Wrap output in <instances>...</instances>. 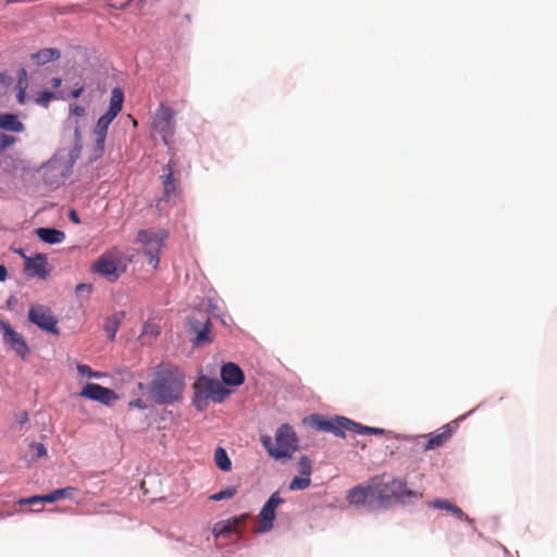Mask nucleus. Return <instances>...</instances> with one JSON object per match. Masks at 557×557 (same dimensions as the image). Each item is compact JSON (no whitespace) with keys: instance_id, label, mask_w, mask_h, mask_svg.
I'll use <instances>...</instances> for the list:
<instances>
[{"instance_id":"f257e3e1","label":"nucleus","mask_w":557,"mask_h":557,"mask_svg":"<svg viewBox=\"0 0 557 557\" xmlns=\"http://www.w3.org/2000/svg\"><path fill=\"white\" fill-rule=\"evenodd\" d=\"M371 500L379 505H388L392 499L405 503L409 498L418 497V493L410 490L400 479H386L385 474L370 478Z\"/></svg>"},{"instance_id":"f03ea898","label":"nucleus","mask_w":557,"mask_h":557,"mask_svg":"<svg viewBox=\"0 0 557 557\" xmlns=\"http://www.w3.org/2000/svg\"><path fill=\"white\" fill-rule=\"evenodd\" d=\"M184 376L176 371H160L149 385V395L159 405H169L182 398Z\"/></svg>"},{"instance_id":"7ed1b4c3","label":"nucleus","mask_w":557,"mask_h":557,"mask_svg":"<svg viewBox=\"0 0 557 557\" xmlns=\"http://www.w3.org/2000/svg\"><path fill=\"white\" fill-rule=\"evenodd\" d=\"M262 446L275 459L290 458L298 447V438L289 424H282L275 432V445L271 436H261Z\"/></svg>"},{"instance_id":"20e7f679","label":"nucleus","mask_w":557,"mask_h":557,"mask_svg":"<svg viewBox=\"0 0 557 557\" xmlns=\"http://www.w3.org/2000/svg\"><path fill=\"white\" fill-rule=\"evenodd\" d=\"M92 272L106 277L109 282L117 281L127 270L124 253L116 247L103 252L91 265Z\"/></svg>"},{"instance_id":"39448f33","label":"nucleus","mask_w":557,"mask_h":557,"mask_svg":"<svg viewBox=\"0 0 557 557\" xmlns=\"http://www.w3.org/2000/svg\"><path fill=\"white\" fill-rule=\"evenodd\" d=\"M194 389L193 404L200 411L207 409L210 401L222 403L230 395V391L219 381L207 377L199 379L194 384Z\"/></svg>"},{"instance_id":"423d86ee","label":"nucleus","mask_w":557,"mask_h":557,"mask_svg":"<svg viewBox=\"0 0 557 557\" xmlns=\"http://www.w3.org/2000/svg\"><path fill=\"white\" fill-rule=\"evenodd\" d=\"M168 233L163 230L157 232L151 230H141L137 238L144 245V253L148 258V263L156 270L160 262V251L163 247Z\"/></svg>"},{"instance_id":"0eeeda50","label":"nucleus","mask_w":557,"mask_h":557,"mask_svg":"<svg viewBox=\"0 0 557 557\" xmlns=\"http://www.w3.org/2000/svg\"><path fill=\"white\" fill-rule=\"evenodd\" d=\"M175 110L163 103L156 111L152 128L161 135L165 144L175 133Z\"/></svg>"},{"instance_id":"6e6552de","label":"nucleus","mask_w":557,"mask_h":557,"mask_svg":"<svg viewBox=\"0 0 557 557\" xmlns=\"http://www.w3.org/2000/svg\"><path fill=\"white\" fill-rule=\"evenodd\" d=\"M190 331L196 335L195 345L201 346L213 342L211 321L206 311L198 310L188 320Z\"/></svg>"},{"instance_id":"1a4fd4ad","label":"nucleus","mask_w":557,"mask_h":557,"mask_svg":"<svg viewBox=\"0 0 557 557\" xmlns=\"http://www.w3.org/2000/svg\"><path fill=\"white\" fill-rule=\"evenodd\" d=\"M310 419L312 425L318 431L330 432L343 438L345 437V432L349 431V425H354L352 420L341 416L326 419L319 414H312Z\"/></svg>"},{"instance_id":"9d476101","label":"nucleus","mask_w":557,"mask_h":557,"mask_svg":"<svg viewBox=\"0 0 557 557\" xmlns=\"http://www.w3.org/2000/svg\"><path fill=\"white\" fill-rule=\"evenodd\" d=\"M28 320L44 331L59 334L58 320L52 310L44 305H33L28 310Z\"/></svg>"},{"instance_id":"9b49d317","label":"nucleus","mask_w":557,"mask_h":557,"mask_svg":"<svg viewBox=\"0 0 557 557\" xmlns=\"http://www.w3.org/2000/svg\"><path fill=\"white\" fill-rule=\"evenodd\" d=\"M81 397L99 401L103 405H111L117 399V395L113 389L103 387L96 383L86 384L79 393Z\"/></svg>"},{"instance_id":"f8f14e48","label":"nucleus","mask_w":557,"mask_h":557,"mask_svg":"<svg viewBox=\"0 0 557 557\" xmlns=\"http://www.w3.org/2000/svg\"><path fill=\"white\" fill-rule=\"evenodd\" d=\"M283 503L278 493H273L267 503L263 505L261 511L258 515L260 522V531L267 532L273 528V521L275 519V509Z\"/></svg>"},{"instance_id":"ddd939ff","label":"nucleus","mask_w":557,"mask_h":557,"mask_svg":"<svg viewBox=\"0 0 557 557\" xmlns=\"http://www.w3.org/2000/svg\"><path fill=\"white\" fill-rule=\"evenodd\" d=\"M0 327L3 331V339L10 344L12 349L21 357L25 358L29 351L28 346L21 334L15 332L9 322L1 320Z\"/></svg>"},{"instance_id":"4468645a","label":"nucleus","mask_w":557,"mask_h":557,"mask_svg":"<svg viewBox=\"0 0 557 557\" xmlns=\"http://www.w3.org/2000/svg\"><path fill=\"white\" fill-rule=\"evenodd\" d=\"M75 491V487L72 486L58 488L46 495H34L27 498H21L18 504L35 505L37 503H54L63 498H72Z\"/></svg>"},{"instance_id":"2eb2a0df","label":"nucleus","mask_w":557,"mask_h":557,"mask_svg":"<svg viewBox=\"0 0 557 557\" xmlns=\"http://www.w3.org/2000/svg\"><path fill=\"white\" fill-rule=\"evenodd\" d=\"M298 470L301 476H295L289 483L290 491H302L310 486L311 484V472H312V463L311 460L307 456H301L298 460Z\"/></svg>"},{"instance_id":"dca6fc26","label":"nucleus","mask_w":557,"mask_h":557,"mask_svg":"<svg viewBox=\"0 0 557 557\" xmlns=\"http://www.w3.org/2000/svg\"><path fill=\"white\" fill-rule=\"evenodd\" d=\"M25 272L28 276L46 280L50 272L46 255L38 253L33 258L25 257Z\"/></svg>"},{"instance_id":"f3484780","label":"nucleus","mask_w":557,"mask_h":557,"mask_svg":"<svg viewBox=\"0 0 557 557\" xmlns=\"http://www.w3.org/2000/svg\"><path fill=\"white\" fill-rule=\"evenodd\" d=\"M247 515L233 517L227 520H222L213 525L212 533L215 537H227L232 533H237L240 524L247 520Z\"/></svg>"},{"instance_id":"a211bd4d","label":"nucleus","mask_w":557,"mask_h":557,"mask_svg":"<svg viewBox=\"0 0 557 557\" xmlns=\"http://www.w3.org/2000/svg\"><path fill=\"white\" fill-rule=\"evenodd\" d=\"M454 429L450 424H445L438 430L423 437H426L428 441L423 445L424 450H432L443 446L453 435Z\"/></svg>"},{"instance_id":"6ab92c4d","label":"nucleus","mask_w":557,"mask_h":557,"mask_svg":"<svg viewBox=\"0 0 557 557\" xmlns=\"http://www.w3.org/2000/svg\"><path fill=\"white\" fill-rule=\"evenodd\" d=\"M221 376L223 382L231 386H238L243 384L245 380L242 369L233 362H228L222 367Z\"/></svg>"},{"instance_id":"aec40b11","label":"nucleus","mask_w":557,"mask_h":557,"mask_svg":"<svg viewBox=\"0 0 557 557\" xmlns=\"http://www.w3.org/2000/svg\"><path fill=\"white\" fill-rule=\"evenodd\" d=\"M371 500L370 479L364 485H357L349 490L347 500L351 505H364L367 500Z\"/></svg>"},{"instance_id":"412c9836","label":"nucleus","mask_w":557,"mask_h":557,"mask_svg":"<svg viewBox=\"0 0 557 557\" xmlns=\"http://www.w3.org/2000/svg\"><path fill=\"white\" fill-rule=\"evenodd\" d=\"M35 234L40 240L50 245L60 244L65 239L64 232L57 228L38 227L35 230Z\"/></svg>"},{"instance_id":"4be33fe9","label":"nucleus","mask_w":557,"mask_h":557,"mask_svg":"<svg viewBox=\"0 0 557 557\" xmlns=\"http://www.w3.org/2000/svg\"><path fill=\"white\" fill-rule=\"evenodd\" d=\"M114 119V115H110L109 112H106L97 122L95 134L97 136V146L100 150H103L104 148L107 131Z\"/></svg>"},{"instance_id":"5701e85b","label":"nucleus","mask_w":557,"mask_h":557,"mask_svg":"<svg viewBox=\"0 0 557 557\" xmlns=\"http://www.w3.org/2000/svg\"><path fill=\"white\" fill-rule=\"evenodd\" d=\"M0 129L13 133H23L25 131V125L18 120L17 115L12 113H1Z\"/></svg>"},{"instance_id":"b1692460","label":"nucleus","mask_w":557,"mask_h":557,"mask_svg":"<svg viewBox=\"0 0 557 557\" xmlns=\"http://www.w3.org/2000/svg\"><path fill=\"white\" fill-rule=\"evenodd\" d=\"M61 53L55 48H44L39 51L33 53L30 55V59L38 65H44L48 62L58 60L60 58Z\"/></svg>"},{"instance_id":"393cba45","label":"nucleus","mask_w":557,"mask_h":557,"mask_svg":"<svg viewBox=\"0 0 557 557\" xmlns=\"http://www.w3.org/2000/svg\"><path fill=\"white\" fill-rule=\"evenodd\" d=\"M123 100L124 95L122 90L120 88H114L111 92L110 106L107 112H109L110 115L116 116L122 110Z\"/></svg>"},{"instance_id":"a878e982","label":"nucleus","mask_w":557,"mask_h":557,"mask_svg":"<svg viewBox=\"0 0 557 557\" xmlns=\"http://www.w3.org/2000/svg\"><path fill=\"white\" fill-rule=\"evenodd\" d=\"M123 315V312H116L107 319V322L104 324V331L108 333L109 339L111 342L114 341L115 338V334L120 327V323Z\"/></svg>"},{"instance_id":"bb28decb","label":"nucleus","mask_w":557,"mask_h":557,"mask_svg":"<svg viewBox=\"0 0 557 557\" xmlns=\"http://www.w3.org/2000/svg\"><path fill=\"white\" fill-rule=\"evenodd\" d=\"M214 462L216 467L222 471H230L232 468V461L227 456L226 450L223 447H218L214 451Z\"/></svg>"},{"instance_id":"cd10ccee","label":"nucleus","mask_w":557,"mask_h":557,"mask_svg":"<svg viewBox=\"0 0 557 557\" xmlns=\"http://www.w3.org/2000/svg\"><path fill=\"white\" fill-rule=\"evenodd\" d=\"M349 432L357 434L383 435L385 433V430L380 428L361 425L360 423L354 421V425H349Z\"/></svg>"},{"instance_id":"c85d7f7f","label":"nucleus","mask_w":557,"mask_h":557,"mask_svg":"<svg viewBox=\"0 0 557 557\" xmlns=\"http://www.w3.org/2000/svg\"><path fill=\"white\" fill-rule=\"evenodd\" d=\"M237 493V488L234 486L226 487L218 493L212 494L209 499L213 502H220L223 499L233 498Z\"/></svg>"},{"instance_id":"c756f323","label":"nucleus","mask_w":557,"mask_h":557,"mask_svg":"<svg viewBox=\"0 0 557 557\" xmlns=\"http://www.w3.org/2000/svg\"><path fill=\"white\" fill-rule=\"evenodd\" d=\"M76 369H77V372L82 376L95 377V379H101V377L106 376V374L103 372L92 371V369L87 364H77Z\"/></svg>"},{"instance_id":"7c9ffc66","label":"nucleus","mask_w":557,"mask_h":557,"mask_svg":"<svg viewBox=\"0 0 557 557\" xmlns=\"http://www.w3.org/2000/svg\"><path fill=\"white\" fill-rule=\"evenodd\" d=\"M176 180L175 176H165V180L163 181L164 186V193L168 199H170L171 194L175 196L176 193Z\"/></svg>"},{"instance_id":"2f4dec72","label":"nucleus","mask_w":557,"mask_h":557,"mask_svg":"<svg viewBox=\"0 0 557 557\" xmlns=\"http://www.w3.org/2000/svg\"><path fill=\"white\" fill-rule=\"evenodd\" d=\"M16 143V138L12 135L0 134V150L3 151Z\"/></svg>"},{"instance_id":"473e14b6","label":"nucleus","mask_w":557,"mask_h":557,"mask_svg":"<svg viewBox=\"0 0 557 557\" xmlns=\"http://www.w3.org/2000/svg\"><path fill=\"white\" fill-rule=\"evenodd\" d=\"M432 506L437 509L450 511L453 509L454 504H451L447 499H435L432 502Z\"/></svg>"},{"instance_id":"72a5a7b5","label":"nucleus","mask_w":557,"mask_h":557,"mask_svg":"<svg viewBox=\"0 0 557 557\" xmlns=\"http://www.w3.org/2000/svg\"><path fill=\"white\" fill-rule=\"evenodd\" d=\"M30 447L36 458H41L47 455V449L42 443H33Z\"/></svg>"},{"instance_id":"f704fd0d","label":"nucleus","mask_w":557,"mask_h":557,"mask_svg":"<svg viewBox=\"0 0 557 557\" xmlns=\"http://www.w3.org/2000/svg\"><path fill=\"white\" fill-rule=\"evenodd\" d=\"M453 515H455L458 519L463 520L468 522L469 524L473 523V520L469 518L468 515H466L461 508L457 507L456 505L453 506V509L450 510Z\"/></svg>"},{"instance_id":"c9c22d12","label":"nucleus","mask_w":557,"mask_h":557,"mask_svg":"<svg viewBox=\"0 0 557 557\" xmlns=\"http://www.w3.org/2000/svg\"><path fill=\"white\" fill-rule=\"evenodd\" d=\"M53 98V92L51 91H41L40 95H39V98L37 99V102L42 104V106H47L48 102Z\"/></svg>"},{"instance_id":"e433bc0d","label":"nucleus","mask_w":557,"mask_h":557,"mask_svg":"<svg viewBox=\"0 0 557 557\" xmlns=\"http://www.w3.org/2000/svg\"><path fill=\"white\" fill-rule=\"evenodd\" d=\"M23 85V79L20 78L18 83H17V87H18V92H17V101L20 103H24V98H25V90H24V87L22 86Z\"/></svg>"},{"instance_id":"4c0bfd02","label":"nucleus","mask_w":557,"mask_h":557,"mask_svg":"<svg viewBox=\"0 0 557 557\" xmlns=\"http://www.w3.org/2000/svg\"><path fill=\"white\" fill-rule=\"evenodd\" d=\"M71 112L76 116H83L85 114V109L81 106H75L71 109Z\"/></svg>"},{"instance_id":"58836bf2","label":"nucleus","mask_w":557,"mask_h":557,"mask_svg":"<svg viewBox=\"0 0 557 557\" xmlns=\"http://www.w3.org/2000/svg\"><path fill=\"white\" fill-rule=\"evenodd\" d=\"M131 407H137L139 409H146V404L141 399H135L129 403Z\"/></svg>"},{"instance_id":"ea45409f","label":"nucleus","mask_w":557,"mask_h":557,"mask_svg":"<svg viewBox=\"0 0 557 557\" xmlns=\"http://www.w3.org/2000/svg\"><path fill=\"white\" fill-rule=\"evenodd\" d=\"M8 277V270L3 264H0V282L5 281Z\"/></svg>"},{"instance_id":"a19ab883","label":"nucleus","mask_w":557,"mask_h":557,"mask_svg":"<svg viewBox=\"0 0 557 557\" xmlns=\"http://www.w3.org/2000/svg\"><path fill=\"white\" fill-rule=\"evenodd\" d=\"M83 92V87H79L71 92L72 98H78Z\"/></svg>"},{"instance_id":"79ce46f5","label":"nucleus","mask_w":557,"mask_h":557,"mask_svg":"<svg viewBox=\"0 0 557 557\" xmlns=\"http://www.w3.org/2000/svg\"><path fill=\"white\" fill-rule=\"evenodd\" d=\"M70 218H71V220H72L73 222H75V223H79V219H78V216H77V214H76V212H75V211H71V213H70Z\"/></svg>"},{"instance_id":"37998d69","label":"nucleus","mask_w":557,"mask_h":557,"mask_svg":"<svg viewBox=\"0 0 557 557\" xmlns=\"http://www.w3.org/2000/svg\"><path fill=\"white\" fill-rule=\"evenodd\" d=\"M89 288H90V287H89L88 285H86V284H78V285L76 286V292H82V290H84V289H88V290H89Z\"/></svg>"},{"instance_id":"c03bdc74","label":"nucleus","mask_w":557,"mask_h":557,"mask_svg":"<svg viewBox=\"0 0 557 557\" xmlns=\"http://www.w3.org/2000/svg\"><path fill=\"white\" fill-rule=\"evenodd\" d=\"M61 85V78H53L52 79V87L58 88Z\"/></svg>"},{"instance_id":"a18cd8bd","label":"nucleus","mask_w":557,"mask_h":557,"mask_svg":"<svg viewBox=\"0 0 557 557\" xmlns=\"http://www.w3.org/2000/svg\"><path fill=\"white\" fill-rule=\"evenodd\" d=\"M21 73H22V75H23L24 77L26 76V72H25V70H22V71H21Z\"/></svg>"}]
</instances>
